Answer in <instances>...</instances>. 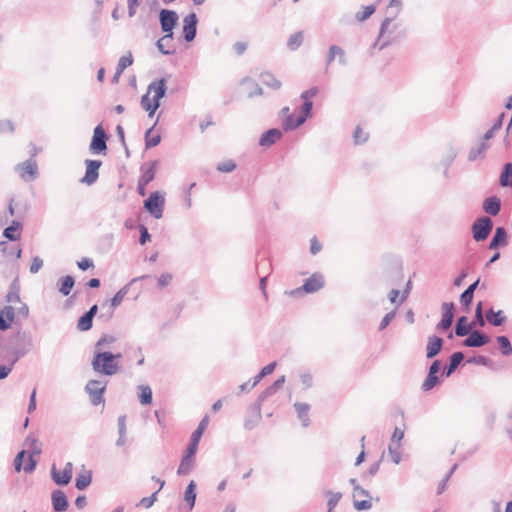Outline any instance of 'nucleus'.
<instances>
[{"label":"nucleus","mask_w":512,"mask_h":512,"mask_svg":"<svg viewBox=\"0 0 512 512\" xmlns=\"http://www.w3.org/2000/svg\"><path fill=\"white\" fill-rule=\"evenodd\" d=\"M442 309V317L439 323L436 326L438 331H446L448 330L454 319L455 313V304L453 302H444L441 306Z\"/></svg>","instance_id":"obj_14"},{"label":"nucleus","mask_w":512,"mask_h":512,"mask_svg":"<svg viewBox=\"0 0 512 512\" xmlns=\"http://www.w3.org/2000/svg\"><path fill=\"white\" fill-rule=\"evenodd\" d=\"M276 366H277V363L274 361V362L269 363L265 367H263L260 370V372L254 377L250 388H254L264 377L272 374L273 371L275 370Z\"/></svg>","instance_id":"obj_39"},{"label":"nucleus","mask_w":512,"mask_h":512,"mask_svg":"<svg viewBox=\"0 0 512 512\" xmlns=\"http://www.w3.org/2000/svg\"><path fill=\"white\" fill-rule=\"evenodd\" d=\"M22 223L13 220L9 226L3 230V236L11 242L17 241L21 237Z\"/></svg>","instance_id":"obj_25"},{"label":"nucleus","mask_w":512,"mask_h":512,"mask_svg":"<svg viewBox=\"0 0 512 512\" xmlns=\"http://www.w3.org/2000/svg\"><path fill=\"white\" fill-rule=\"evenodd\" d=\"M490 337L481 330L473 329L462 341L463 347L479 348L490 342Z\"/></svg>","instance_id":"obj_12"},{"label":"nucleus","mask_w":512,"mask_h":512,"mask_svg":"<svg viewBox=\"0 0 512 512\" xmlns=\"http://www.w3.org/2000/svg\"><path fill=\"white\" fill-rule=\"evenodd\" d=\"M52 507L55 512H64L68 509L69 503L66 494L56 489L51 494Z\"/></svg>","instance_id":"obj_21"},{"label":"nucleus","mask_w":512,"mask_h":512,"mask_svg":"<svg viewBox=\"0 0 512 512\" xmlns=\"http://www.w3.org/2000/svg\"><path fill=\"white\" fill-rule=\"evenodd\" d=\"M303 39H304L303 32L298 31L289 37V39L287 41V47L291 51H295L302 45Z\"/></svg>","instance_id":"obj_46"},{"label":"nucleus","mask_w":512,"mask_h":512,"mask_svg":"<svg viewBox=\"0 0 512 512\" xmlns=\"http://www.w3.org/2000/svg\"><path fill=\"white\" fill-rule=\"evenodd\" d=\"M312 108H313V102L311 100L306 99V101H303V104L301 106V114L299 117L304 118V123L306 120L311 117L312 115Z\"/></svg>","instance_id":"obj_56"},{"label":"nucleus","mask_w":512,"mask_h":512,"mask_svg":"<svg viewBox=\"0 0 512 512\" xmlns=\"http://www.w3.org/2000/svg\"><path fill=\"white\" fill-rule=\"evenodd\" d=\"M302 124H304V118L299 116L295 118L293 114H287V116L282 119V128L285 132L295 130Z\"/></svg>","instance_id":"obj_31"},{"label":"nucleus","mask_w":512,"mask_h":512,"mask_svg":"<svg viewBox=\"0 0 512 512\" xmlns=\"http://www.w3.org/2000/svg\"><path fill=\"white\" fill-rule=\"evenodd\" d=\"M441 378H442L441 375L438 376L437 374L428 372L426 378L424 379V381L421 385L422 391L428 392V391H431L432 389H434L437 385H439L441 383V381H442Z\"/></svg>","instance_id":"obj_37"},{"label":"nucleus","mask_w":512,"mask_h":512,"mask_svg":"<svg viewBox=\"0 0 512 512\" xmlns=\"http://www.w3.org/2000/svg\"><path fill=\"white\" fill-rule=\"evenodd\" d=\"M26 455L25 450H21L17 453L13 461V466L16 472H20L23 469V460Z\"/></svg>","instance_id":"obj_61"},{"label":"nucleus","mask_w":512,"mask_h":512,"mask_svg":"<svg viewBox=\"0 0 512 512\" xmlns=\"http://www.w3.org/2000/svg\"><path fill=\"white\" fill-rule=\"evenodd\" d=\"M34 348L33 337L28 331H17L9 337V354L12 364H16Z\"/></svg>","instance_id":"obj_2"},{"label":"nucleus","mask_w":512,"mask_h":512,"mask_svg":"<svg viewBox=\"0 0 512 512\" xmlns=\"http://www.w3.org/2000/svg\"><path fill=\"white\" fill-rule=\"evenodd\" d=\"M496 342L503 356H510L512 354V344L507 336H497Z\"/></svg>","instance_id":"obj_40"},{"label":"nucleus","mask_w":512,"mask_h":512,"mask_svg":"<svg viewBox=\"0 0 512 512\" xmlns=\"http://www.w3.org/2000/svg\"><path fill=\"white\" fill-rule=\"evenodd\" d=\"M196 488H197L196 482L194 480H191L188 483V485L185 489V492H184V501L186 502L189 510H192L195 506L196 497H197Z\"/></svg>","instance_id":"obj_32"},{"label":"nucleus","mask_w":512,"mask_h":512,"mask_svg":"<svg viewBox=\"0 0 512 512\" xmlns=\"http://www.w3.org/2000/svg\"><path fill=\"white\" fill-rule=\"evenodd\" d=\"M58 285H59V292L63 295V296H68L74 285H75V278L71 275H66L64 277H61L59 280H58Z\"/></svg>","instance_id":"obj_35"},{"label":"nucleus","mask_w":512,"mask_h":512,"mask_svg":"<svg viewBox=\"0 0 512 512\" xmlns=\"http://www.w3.org/2000/svg\"><path fill=\"white\" fill-rule=\"evenodd\" d=\"M157 165V160L151 161L148 164H143L141 166L142 174L139 180L143 181L144 184H149L151 181H153L155 178Z\"/></svg>","instance_id":"obj_26"},{"label":"nucleus","mask_w":512,"mask_h":512,"mask_svg":"<svg viewBox=\"0 0 512 512\" xmlns=\"http://www.w3.org/2000/svg\"><path fill=\"white\" fill-rule=\"evenodd\" d=\"M499 184L501 187H512V162L505 163L503 165L500 177Z\"/></svg>","instance_id":"obj_34"},{"label":"nucleus","mask_w":512,"mask_h":512,"mask_svg":"<svg viewBox=\"0 0 512 512\" xmlns=\"http://www.w3.org/2000/svg\"><path fill=\"white\" fill-rule=\"evenodd\" d=\"M393 22V17H385L380 25V30L378 37L373 45V47H378L379 50H383L384 48L398 44L401 39L405 36V32H399L397 35H394V31L397 29V25L394 24L391 27Z\"/></svg>","instance_id":"obj_4"},{"label":"nucleus","mask_w":512,"mask_h":512,"mask_svg":"<svg viewBox=\"0 0 512 512\" xmlns=\"http://www.w3.org/2000/svg\"><path fill=\"white\" fill-rule=\"evenodd\" d=\"M467 363L475 364V365H482L489 369H494L493 361L489 357L484 356V355H477V356L470 357L467 360Z\"/></svg>","instance_id":"obj_49"},{"label":"nucleus","mask_w":512,"mask_h":512,"mask_svg":"<svg viewBox=\"0 0 512 512\" xmlns=\"http://www.w3.org/2000/svg\"><path fill=\"white\" fill-rule=\"evenodd\" d=\"M327 495L329 496L328 501H327V507L329 510H334V508L337 506L338 502L340 501V499L342 497V493L327 491Z\"/></svg>","instance_id":"obj_55"},{"label":"nucleus","mask_w":512,"mask_h":512,"mask_svg":"<svg viewBox=\"0 0 512 512\" xmlns=\"http://www.w3.org/2000/svg\"><path fill=\"white\" fill-rule=\"evenodd\" d=\"M375 11L376 5L371 4L365 6L362 12H357L355 17L359 22H363L367 20L371 15H373Z\"/></svg>","instance_id":"obj_53"},{"label":"nucleus","mask_w":512,"mask_h":512,"mask_svg":"<svg viewBox=\"0 0 512 512\" xmlns=\"http://www.w3.org/2000/svg\"><path fill=\"white\" fill-rule=\"evenodd\" d=\"M492 239H494V241H496L500 247L507 246L508 245V234H507L506 229L503 226H498L495 229Z\"/></svg>","instance_id":"obj_43"},{"label":"nucleus","mask_w":512,"mask_h":512,"mask_svg":"<svg viewBox=\"0 0 512 512\" xmlns=\"http://www.w3.org/2000/svg\"><path fill=\"white\" fill-rule=\"evenodd\" d=\"M116 341V337L110 334H103L98 341L95 343V349L103 350L105 347H109Z\"/></svg>","instance_id":"obj_52"},{"label":"nucleus","mask_w":512,"mask_h":512,"mask_svg":"<svg viewBox=\"0 0 512 512\" xmlns=\"http://www.w3.org/2000/svg\"><path fill=\"white\" fill-rule=\"evenodd\" d=\"M93 326V318L86 312L83 313L77 321V329L79 331H88Z\"/></svg>","instance_id":"obj_47"},{"label":"nucleus","mask_w":512,"mask_h":512,"mask_svg":"<svg viewBox=\"0 0 512 512\" xmlns=\"http://www.w3.org/2000/svg\"><path fill=\"white\" fill-rule=\"evenodd\" d=\"M324 286V279L323 276L319 273H314L311 277L307 278L304 281V284L296 288L294 290H291L287 292L290 296H297L301 294L302 292L305 293H315L319 291Z\"/></svg>","instance_id":"obj_8"},{"label":"nucleus","mask_w":512,"mask_h":512,"mask_svg":"<svg viewBox=\"0 0 512 512\" xmlns=\"http://www.w3.org/2000/svg\"><path fill=\"white\" fill-rule=\"evenodd\" d=\"M167 93V79L161 77L152 81L147 88V92L141 97L140 105L142 109L148 112L149 117H153L161 105V99Z\"/></svg>","instance_id":"obj_1"},{"label":"nucleus","mask_w":512,"mask_h":512,"mask_svg":"<svg viewBox=\"0 0 512 512\" xmlns=\"http://www.w3.org/2000/svg\"><path fill=\"white\" fill-rule=\"evenodd\" d=\"M493 229V221L487 217L482 216L472 224V235L476 242L486 240Z\"/></svg>","instance_id":"obj_7"},{"label":"nucleus","mask_w":512,"mask_h":512,"mask_svg":"<svg viewBox=\"0 0 512 512\" xmlns=\"http://www.w3.org/2000/svg\"><path fill=\"white\" fill-rule=\"evenodd\" d=\"M156 47L159 52L163 55H173L176 52V47L174 44V35H171V38H166V34L159 38L156 42Z\"/></svg>","instance_id":"obj_24"},{"label":"nucleus","mask_w":512,"mask_h":512,"mask_svg":"<svg viewBox=\"0 0 512 512\" xmlns=\"http://www.w3.org/2000/svg\"><path fill=\"white\" fill-rule=\"evenodd\" d=\"M139 401L142 405H149L152 403L153 393L149 386H139Z\"/></svg>","instance_id":"obj_50"},{"label":"nucleus","mask_w":512,"mask_h":512,"mask_svg":"<svg viewBox=\"0 0 512 512\" xmlns=\"http://www.w3.org/2000/svg\"><path fill=\"white\" fill-rule=\"evenodd\" d=\"M286 378L284 375L279 377L277 380H275L270 386H268L264 391H262L258 398H257V412L258 417L260 416V407L262 406L263 402L269 398L270 396L274 395L285 383Z\"/></svg>","instance_id":"obj_17"},{"label":"nucleus","mask_w":512,"mask_h":512,"mask_svg":"<svg viewBox=\"0 0 512 512\" xmlns=\"http://www.w3.org/2000/svg\"><path fill=\"white\" fill-rule=\"evenodd\" d=\"M147 277H148V275H143L141 277L134 278V279L131 280V282L129 284L125 285L119 291H117L115 293V295L112 297L111 301H110L111 307L112 308H116V307H118L121 304V302L123 301L124 297L127 295L128 291H129V286L132 283H134V282H136V281H138L140 279L147 278Z\"/></svg>","instance_id":"obj_30"},{"label":"nucleus","mask_w":512,"mask_h":512,"mask_svg":"<svg viewBox=\"0 0 512 512\" xmlns=\"http://www.w3.org/2000/svg\"><path fill=\"white\" fill-rule=\"evenodd\" d=\"M198 445H199V442L190 439L189 444H188V446L185 450V454H184V455H186V458H194L195 459Z\"/></svg>","instance_id":"obj_63"},{"label":"nucleus","mask_w":512,"mask_h":512,"mask_svg":"<svg viewBox=\"0 0 512 512\" xmlns=\"http://www.w3.org/2000/svg\"><path fill=\"white\" fill-rule=\"evenodd\" d=\"M501 209V200L497 196H490L486 198L483 202V210L492 216H496L499 214Z\"/></svg>","instance_id":"obj_27"},{"label":"nucleus","mask_w":512,"mask_h":512,"mask_svg":"<svg viewBox=\"0 0 512 512\" xmlns=\"http://www.w3.org/2000/svg\"><path fill=\"white\" fill-rule=\"evenodd\" d=\"M132 64H133V56H132L131 52H128L126 55H123L122 57H120L116 69L123 73V71L127 67L131 66Z\"/></svg>","instance_id":"obj_54"},{"label":"nucleus","mask_w":512,"mask_h":512,"mask_svg":"<svg viewBox=\"0 0 512 512\" xmlns=\"http://www.w3.org/2000/svg\"><path fill=\"white\" fill-rule=\"evenodd\" d=\"M443 345V338L436 335L429 336L426 346V358L433 359L436 357L441 352Z\"/></svg>","instance_id":"obj_18"},{"label":"nucleus","mask_w":512,"mask_h":512,"mask_svg":"<svg viewBox=\"0 0 512 512\" xmlns=\"http://www.w3.org/2000/svg\"><path fill=\"white\" fill-rule=\"evenodd\" d=\"M197 15L192 12L183 19V37L186 42H192L197 34Z\"/></svg>","instance_id":"obj_16"},{"label":"nucleus","mask_w":512,"mask_h":512,"mask_svg":"<svg viewBox=\"0 0 512 512\" xmlns=\"http://www.w3.org/2000/svg\"><path fill=\"white\" fill-rule=\"evenodd\" d=\"M353 137L356 144H362L367 141L368 134L364 133L363 130L358 126L354 131Z\"/></svg>","instance_id":"obj_64"},{"label":"nucleus","mask_w":512,"mask_h":512,"mask_svg":"<svg viewBox=\"0 0 512 512\" xmlns=\"http://www.w3.org/2000/svg\"><path fill=\"white\" fill-rule=\"evenodd\" d=\"M260 81L265 86L272 88L273 90H279L282 86L281 81H279L272 73L263 72L260 74Z\"/></svg>","instance_id":"obj_36"},{"label":"nucleus","mask_w":512,"mask_h":512,"mask_svg":"<svg viewBox=\"0 0 512 512\" xmlns=\"http://www.w3.org/2000/svg\"><path fill=\"white\" fill-rule=\"evenodd\" d=\"M156 124H157V122H155L154 125L152 127H150L145 132V146H146V149L153 148V147L157 146L161 142V136L159 134L154 135V136H150V134L153 131V129L156 126Z\"/></svg>","instance_id":"obj_45"},{"label":"nucleus","mask_w":512,"mask_h":512,"mask_svg":"<svg viewBox=\"0 0 512 512\" xmlns=\"http://www.w3.org/2000/svg\"><path fill=\"white\" fill-rule=\"evenodd\" d=\"M164 205L165 198L159 191L152 192L144 201L145 210L156 219H160L162 217Z\"/></svg>","instance_id":"obj_6"},{"label":"nucleus","mask_w":512,"mask_h":512,"mask_svg":"<svg viewBox=\"0 0 512 512\" xmlns=\"http://www.w3.org/2000/svg\"><path fill=\"white\" fill-rule=\"evenodd\" d=\"M24 445L29 448V454L40 455L42 452L41 444H39L37 438L34 436H27Z\"/></svg>","instance_id":"obj_44"},{"label":"nucleus","mask_w":512,"mask_h":512,"mask_svg":"<svg viewBox=\"0 0 512 512\" xmlns=\"http://www.w3.org/2000/svg\"><path fill=\"white\" fill-rule=\"evenodd\" d=\"M15 318V309L12 306H4L0 311V331H6L11 327Z\"/></svg>","instance_id":"obj_23"},{"label":"nucleus","mask_w":512,"mask_h":512,"mask_svg":"<svg viewBox=\"0 0 512 512\" xmlns=\"http://www.w3.org/2000/svg\"><path fill=\"white\" fill-rule=\"evenodd\" d=\"M485 318L487 322L496 327L502 326L507 319L502 310L495 311L493 308L486 311Z\"/></svg>","instance_id":"obj_29"},{"label":"nucleus","mask_w":512,"mask_h":512,"mask_svg":"<svg viewBox=\"0 0 512 512\" xmlns=\"http://www.w3.org/2000/svg\"><path fill=\"white\" fill-rule=\"evenodd\" d=\"M216 169L222 173H230L236 169V163L233 160H227L219 163Z\"/></svg>","instance_id":"obj_57"},{"label":"nucleus","mask_w":512,"mask_h":512,"mask_svg":"<svg viewBox=\"0 0 512 512\" xmlns=\"http://www.w3.org/2000/svg\"><path fill=\"white\" fill-rule=\"evenodd\" d=\"M283 137V132L278 128H271L266 130L259 139V145L261 147H271L278 140Z\"/></svg>","instance_id":"obj_19"},{"label":"nucleus","mask_w":512,"mask_h":512,"mask_svg":"<svg viewBox=\"0 0 512 512\" xmlns=\"http://www.w3.org/2000/svg\"><path fill=\"white\" fill-rule=\"evenodd\" d=\"M395 316H396V309L385 314V316L382 318V320L379 324V328H378L379 331H383L393 321Z\"/></svg>","instance_id":"obj_59"},{"label":"nucleus","mask_w":512,"mask_h":512,"mask_svg":"<svg viewBox=\"0 0 512 512\" xmlns=\"http://www.w3.org/2000/svg\"><path fill=\"white\" fill-rule=\"evenodd\" d=\"M15 169L19 172L20 177L27 182L33 181L38 174L37 163L32 159L17 164Z\"/></svg>","instance_id":"obj_15"},{"label":"nucleus","mask_w":512,"mask_h":512,"mask_svg":"<svg viewBox=\"0 0 512 512\" xmlns=\"http://www.w3.org/2000/svg\"><path fill=\"white\" fill-rule=\"evenodd\" d=\"M159 22L162 32L166 33V38H171V35H174L173 29L178 22V14L174 10L162 9L159 12Z\"/></svg>","instance_id":"obj_10"},{"label":"nucleus","mask_w":512,"mask_h":512,"mask_svg":"<svg viewBox=\"0 0 512 512\" xmlns=\"http://www.w3.org/2000/svg\"><path fill=\"white\" fill-rule=\"evenodd\" d=\"M85 165H86L85 175L80 180V182L85 183L87 185H92L99 178V169L102 165V161L94 160V159H86Z\"/></svg>","instance_id":"obj_13"},{"label":"nucleus","mask_w":512,"mask_h":512,"mask_svg":"<svg viewBox=\"0 0 512 512\" xmlns=\"http://www.w3.org/2000/svg\"><path fill=\"white\" fill-rule=\"evenodd\" d=\"M464 359V353L461 351H457L451 354L449 357V363L443 368L441 372L442 377H450L461 364Z\"/></svg>","instance_id":"obj_20"},{"label":"nucleus","mask_w":512,"mask_h":512,"mask_svg":"<svg viewBox=\"0 0 512 512\" xmlns=\"http://www.w3.org/2000/svg\"><path fill=\"white\" fill-rule=\"evenodd\" d=\"M400 447V444H389L388 446V451L392 457V461L395 463V464H399L400 461H401V456H400V453L398 451Z\"/></svg>","instance_id":"obj_62"},{"label":"nucleus","mask_w":512,"mask_h":512,"mask_svg":"<svg viewBox=\"0 0 512 512\" xmlns=\"http://www.w3.org/2000/svg\"><path fill=\"white\" fill-rule=\"evenodd\" d=\"M92 482V472L84 471L79 473L75 479V487L78 490H85Z\"/></svg>","instance_id":"obj_38"},{"label":"nucleus","mask_w":512,"mask_h":512,"mask_svg":"<svg viewBox=\"0 0 512 512\" xmlns=\"http://www.w3.org/2000/svg\"><path fill=\"white\" fill-rule=\"evenodd\" d=\"M479 282L480 278L471 283L460 295V303L466 312L469 311L470 306L472 305L474 293L479 285Z\"/></svg>","instance_id":"obj_22"},{"label":"nucleus","mask_w":512,"mask_h":512,"mask_svg":"<svg viewBox=\"0 0 512 512\" xmlns=\"http://www.w3.org/2000/svg\"><path fill=\"white\" fill-rule=\"evenodd\" d=\"M487 148H488V145L484 141H482L476 147H472L468 154V160L473 162V161L477 160L479 157H482L484 154V151Z\"/></svg>","instance_id":"obj_48"},{"label":"nucleus","mask_w":512,"mask_h":512,"mask_svg":"<svg viewBox=\"0 0 512 512\" xmlns=\"http://www.w3.org/2000/svg\"><path fill=\"white\" fill-rule=\"evenodd\" d=\"M107 381L102 382L100 380H89L85 386V391L90 397V401L93 405H99L104 403V393L106 390Z\"/></svg>","instance_id":"obj_9"},{"label":"nucleus","mask_w":512,"mask_h":512,"mask_svg":"<svg viewBox=\"0 0 512 512\" xmlns=\"http://www.w3.org/2000/svg\"><path fill=\"white\" fill-rule=\"evenodd\" d=\"M108 134L102 124H98L93 130V136L89 145L92 154H106Z\"/></svg>","instance_id":"obj_5"},{"label":"nucleus","mask_w":512,"mask_h":512,"mask_svg":"<svg viewBox=\"0 0 512 512\" xmlns=\"http://www.w3.org/2000/svg\"><path fill=\"white\" fill-rule=\"evenodd\" d=\"M294 408L297 412L298 418L302 422V426L308 427L310 425V418H309V414H308L309 409H310L309 404L302 403V402H295Z\"/></svg>","instance_id":"obj_33"},{"label":"nucleus","mask_w":512,"mask_h":512,"mask_svg":"<svg viewBox=\"0 0 512 512\" xmlns=\"http://www.w3.org/2000/svg\"><path fill=\"white\" fill-rule=\"evenodd\" d=\"M472 328V324L468 322V318L461 316L456 321L454 333L457 337H465L473 330Z\"/></svg>","instance_id":"obj_28"},{"label":"nucleus","mask_w":512,"mask_h":512,"mask_svg":"<svg viewBox=\"0 0 512 512\" xmlns=\"http://www.w3.org/2000/svg\"><path fill=\"white\" fill-rule=\"evenodd\" d=\"M138 228L140 232L139 243L141 245H145L147 242L151 240V234L149 233L147 227L144 224H139Z\"/></svg>","instance_id":"obj_58"},{"label":"nucleus","mask_w":512,"mask_h":512,"mask_svg":"<svg viewBox=\"0 0 512 512\" xmlns=\"http://www.w3.org/2000/svg\"><path fill=\"white\" fill-rule=\"evenodd\" d=\"M208 423H209V417L206 415V416H204L201 419V421L199 422L197 428L193 431L190 439L194 440V441H197V442H200V440L202 438V435H203L205 429L208 426Z\"/></svg>","instance_id":"obj_42"},{"label":"nucleus","mask_w":512,"mask_h":512,"mask_svg":"<svg viewBox=\"0 0 512 512\" xmlns=\"http://www.w3.org/2000/svg\"><path fill=\"white\" fill-rule=\"evenodd\" d=\"M51 478L58 486H66L70 483L73 474V464L67 462L62 471L58 470L55 465L51 468Z\"/></svg>","instance_id":"obj_11"},{"label":"nucleus","mask_w":512,"mask_h":512,"mask_svg":"<svg viewBox=\"0 0 512 512\" xmlns=\"http://www.w3.org/2000/svg\"><path fill=\"white\" fill-rule=\"evenodd\" d=\"M194 458H186V455H183L180 461V465L177 469L178 475H188L193 468Z\"/></svg>","instance_id":"obj_41"},{"label":"nucleus","mask_w":512,"mask_h":512,"mask_svg":"<svg viewBox=\"0 0 512 512\" xmlns=\"http://www.w3.org/2000/svg\"><path fill=\"white\" fill-rule=\"evenodd\" d=\"M403 3L401 0H390L387 6V12L389 13L388 17H393V20L399 15L402 11Z\"/></svg>","instance_id":"obj_51"},{"label":"nucleus","mask_w":512,"mask_h":512,"mask_svg":"<svg viewBox=\"0 0 512 512\" xmlns=\"http://www.w3.org/2000/svg\"><path fill=\"white\" fill-rule=\"evenodd\" d=\"M157 494H158V491H155L154 493H152L151 496L142 498L136 506L150 508L157 500Z\"/></svg>","instance_id":"obj_60"},{"label":"nucleus","mask_w":512,"mask_h":512,"mask_svg":"<svg viewBox=\"0 0 512 512\" xmlns=\"http://www.w3.org/2000/svg\"><path fill=\"white\" fill-rule=\"evenodd\" d=\"M113 358L114 356L112 352L95 349L91 362L93 370L96 373H100L105 376H113L117 374L120 370V365L119 363H114Z\"/></svg>","instance_id":"obj_3"}]
</instances>
